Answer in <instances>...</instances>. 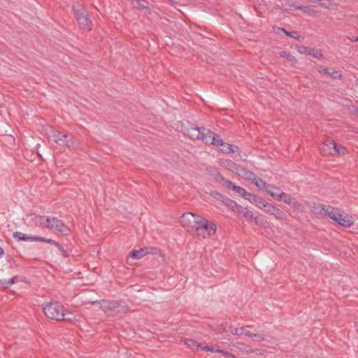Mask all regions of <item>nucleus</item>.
I'll return each mask as SVG.
<instances>
[{
    "label": "nucleus",
    "mask_w": 358,
    "mask_h": 358,
    "mask_svg": "<svg viewBox=\"0 0 358 358\" xmlns=\"http://www.w3.org/2000/svg\"><path fill=\"white\" fill-rule=\"evenodd\" d=\"M34 222L36 226L61 232L64 235H68L70 233L69 228L63 221L55 217L36 215L34 218Z\"/></svg>",
    "instance_id": "obj_1"
},
{
    "label": "nucleus",
    "mask_w": 358,
    "mask_h": 358,
    "mask_svg": "<svg viewBox=\"0 0 358 358\" xmlns=\"http://www.w3.org/2000/svg\"><path fill=\"white\" fill-rule=\"evenodd\" d=\"M92 304H99L101 309L108 316L122 317L125 314L128 308L125 306H121L117 301H94L91 302Z\"/></svg>",
    "instance_id": "obj_2"
},
{
    "label": "nucleus",
    "mask_w": 358,
    "mask_h": 358,
    "mask_svg": "<svg viewBox=\"0 0 358 358\" xmlns=\"http://www.w3.org/2000/svg\"><path fill=\"white\" fill-rule=\"evenodd\" d=\"M44 314L50 319L56 321L67 320L65 318V308L57 301H51L43 305Z\"/></svg>",
    "instance_id": "obj_3"
},
{
    "label": "nucleus",
    "mask_w": 358,
    "mask_h": 358,
    "mask_svg": "<svg viewBox=\"0 0 358 358\" xmlns=\"http://www.w3.org/2000/svg\"><path fill=\"white\" fill-rule=\"evenodd\" d=\"M216 231L217 227L213 222L201 217L195 229V236L199 239H205L214 235Z\"/></svg>",
    "instance_id": "obj_4"
},
{
    "label": "nucleus",
    "mask_w": 358,
    "mask_h": 358,
    "mask_svg": "<svg viewBox=\"0 0 358 358\" xmlns=\"http://www.w3.org/2000/svg\"><path fill=\"white\" fill-rule=\"evenodd\" d=\"M73 10L80 28L85 31H90L93 24L87 10L80 4L73 5Z\"/></svg>",
    "instance_id": "obj_5"
},
{
    "label": "nucleus",
    "mask_w": 358,
    "mask_h": 358,
    "mask_svg": "<svg viewBox=\"0 0 358 358\" xmlns=\"http://www.w3.org/2000/svg\"><path fill=\"white\" fill-rule=\"evenodd\" d=\"M319 150L324 156L344 155L346 153L345 148L336 143L334 140H327L319 145Z\"/></svg>",
    "instance_id": "obj_6"
},
{
    "label": "nucleus",
    "mask_w": 358,
    "mask_h": 358,
    "mask_svg": "<svg viewBox=\"0 0 358 358\" xmlns=\"http://www.w3.org/2000/svg\"><path fill=\"white\" fill-rule=\"evenodd\" d=\"M201 217V216L192 213H185L180 217V222L187 231H195Z\"/></svg>",
    "instance_id": "obj_7"
},
{
    "label": "nucleus",
    "mask_w": 358,
    "mask_h": 358,
    "mask_svg": "<svg viewBox=\"0 0 358 358\" xmlns=\"http://www.w3.org/2000/svg\"><path fill=\"white\" fill-rule=\"evenodd\" d=\"M313 208L320 214H325L334 221L337 220L338 216L341 213L339 209L331 206H326L322 204H314Z\"/></svg>",
    "instance_id": "obj_8"
},
{
    "label": "nucleus",
    "mask_w": 358,
    "mask_h": 358,
    "mask_svg": "<svg viewBox=\"0 0 358 358\" xmlns=\"http://www.w3.org/2000/svg\"><path fill=\"white\" fill-rule=\"evenodd\" d=\"M157 249L152 247H145L138 250H132L130 252V257L133 259H141L148 254H156Z\"/></svg>",
    "instance_id": "obj_9"
},
{
    "label": "nucleus",
    "mask_w": 358,
    "mask_h": 358,
    "mask_svg": "<svg viewBox=\"0 0 358 358\" xmlns=\"http://www.w3.org/2000/svg\"><path fill=\"white\" fill-rule=\"evenodd\" d=\"M298 51L301 54L311 55L317 59H322L323 55L320 50L315 49L312 46H296Z\"/></svg>",
    "instance_id": "obj_10"
},
{
    "label": "nucleus",
    "mask_w": 358,
    "mask_h": 358,
    "mask_svg": "<svg viewBox=\"0 0 358 358\" xmlns=\"http://www.w3.org/2000/svg\"><path fill=\"white\" fill-rule=\"evenodd\" d=\"M278 201H283L285 203L291 206L293 208L299 210L300 203L295 199L292 198L289 194L283 192L279 194Z\"/></svg>",
    "instance_id": "obj_11"
},
{
    "label": "nucleus",
    "mask_w": 358,
    "mask_h": 358,
    "mask_svg": "<svg viewBox=\"0 0 358 358\" xmlns=\"http://www.w3.org/2000/svg\"><path fill=\"white\" fill-rule=\"evenodd\" d=\"M264 208H266L267 212L278 220H285L286 217V215L282 210L271 203H266Z\"/></svg>",
    "instance_id": "obj_12"
},
{
    "label": "nucleus",
    "mask_w": 358,
    "mask_h": 358,
    "mask_svg": "<svg viewBox=\"0 0 358 358\" xmlns=\"http://www.w3.org/2000/svg\"><path fill=\"white\" fill-rule=\"evenodd\" d=\"M203 127H198L193 124L189 125L185 129V133L192 139L199 140Z\"/></svg>",
    "instance_id": "obj_13"
},
{
    "label": "nucleus",
    "mask_w": 358,
    "mask_h": 358,
    "mask_svg": "<svg viewBox=\"0 0 358 358\" xmlns=\"http://www.w3.org/2000/svg\"><path fill=\"white\" fill-rule=\"evenodd\" d=\"M237 213L242 214L243 216L247 220H254L257 224H260L262 222V219H260L259 217H255L254 213L252 211L249 210L247 208H245L242 206L239 208V210L238 211Z\"/></svg>",
    "instance_id": "obj_14"
},
{
    "label": "nucleus",
    "mask_w": 358,
    "mask_h": 358,
    "mask_svg": "<svg viewBox=\"0 0 358 358\" xmlns=\"http://www.w3.org/2000/svg\"><path fill=\"white\" fill-rule=\"evenodd\" d=\"M220 163L223 167L231 172L235 173L237 175H238V173L242 167V166L236 164L230 159H220Z\"/></svg>",
    "instance_id": "obj_15"
},
{
    "label": "nucleus",
    "mask_w": 358,
    "mask_h": 358,
    "mask_svg": "<svg viewBox=\"0 0 358 358\" xmlns=\"http://www.w3.org/2000/svg\"><path fill=\"white\" fill-rule=\"evenodd\" d=\"M317 71L320 73L329 76L334 79H342L343 78L342 74L338 70H332L329 68L320 67Z\"/></svg>",
    "instance_id": "obj_16"
},
{
    "label": "nucleus",
    "mask_w": 358,
    "mask_h": 358,
    "mask_svg": "<svg viewBox=\"0 0 358 358\" xmlns=\"http://www.w3.org/2000/svg\"><path fill=\"white\" fill-rule=\"evenodd\" d=\"M214 135L215 133L213 131L203 127L199 140L206 144H211L213 142Z\"/></svg>",
    "instance_id": "obj_17"
},
{
    "label": "nucleus",
    "mask_w": 358,
    "mask_h": 358,
    "mask_svg": "<svg viewBox=\"0 0 358 358\" xmlns=\"http://www.w3.org/2000/svg\"><path fill=\"white\" fill-rule=\"evenodd\" d=\"M335 222L338 223L339 225L344 227H350L354 223V222L352 220V219L349 217L348 215L345 214L343 215L341 213L339 214L337 220H336Z\"/></svg>",
    "instance_id": "obj_18"
},
{
    "label": "nucleus",
    "mask_w": 358,
    "mask_h": 358,
    "mask_svg": "<svg viewBox=\"0 0 358 358\" xmlns=\"http://www.w3.org/2000/svg\"><path fill=\"white\" fill-rule=\"evenodd\" d=\"M51 136L53 138L54 141L59 145H64V142L65 141V139L68 138V135L66 134L62 133L59 131H52Z\"/></svg>",
    "instance_id": "obj_19"
},
{
    "label": "nucleus",
    "mask_w": 358,
    "mask_h": 358,
    "mask_svg": "<svg viewBox=\"0 0 358 358\" xmlns=\"http://www.w3.org/2000/svg\"><path fill=\"white\" fill-rule=\"evenodd\" d=\"M225 186L228 189H232L233 191L236 192L237 194L241 195L242 197L243 196H245V194H246V190L244 188H243V187H241L240 186H236L235 184H234L230 180H227L225 182Z\"/></svg>",
    "instance_id": "obj_20"
},
{
    "label": "nucleus",
    "mask_w": 358,
    "mask_h": 358,
    "mask_svg": "<svg viewBox=\"0 0 358 358\" xmlns=\"http://www.w3.org/2000/svg\"><path fill=\"white\" fill-rule=\"evenodd\" d=\"M266 191L271 197L278 200L279 199V194L282 193V191L279 187L271 184L268 185V188Z\"/></svg>",
    "instance_id": "obj_21"
},
{
    "label": "nucleus",
    "mask_w": 358,
    "mask_h": 358,
    "mask_svg": "<svg viewBox=\"0 0 358 358\" xmlns=\"http://www.w3.org/2000/svg\"><path fill=\"white\" fill-rule=\"evenodd\" d=\"M238 176H239L246 180H252V181H253L257 176L255 173L247 170L243 166L241 167Z\"/></svg>",
    "instance_id": "obj_22"
},
{
    "label": "nucleus",
    "mask_w": 358,
    "mask_h": 358,
    "mask_svg": "<svg viewBox=\"0 0 358 358\" xmlns=\"http://www.w3.org/2000/svg\"><path fill=\"white\" fill-rule=\"evenodd\" d=\"M222 201L227 206H228L229 208H231L233 211L236 213H238V211L239 210V208L241 206L239 204H238L237 202L228 197L224 198V200H222Z\"/></svg>",
    "instance_id": "obj_23"
},
{
    "label": "nucleus",
    "mask_w": 358,
    "mask_h": 358,
    "mask_svg": "<svg viewBox=\"0 0 358 358\" xmlns=\"http://www.w3.org/2000/svg\"><path fill=\"white\" fill-rule=\"evenodd\" d=\"M78 141L76 138L72 136H69L65 139L64 142V145H66L69 148L74 149L78 146Z\"/></svg>",
    "instance_id": "obj_24"
},
{
    "label": "nucleus",
    "mask_w": 358,
    "mask_h": 358,
    "mask_svg": "<svg viewBox=\"0 0 358 358\" xmlns=\"http://www.w3.org/2000/svg\"><path fill=\"white\" fill-rule=\"evenodd\" d=\"M252 182L255 184V185L260 190H266L268 188V185L266 184L263 180H262L260 178H258L256 176L255 179L252 181Z\"/></svg>",
    "instance_id": "obj_25"
},
{
    "label": "nucleus",
    "mask_w": 358,
    "mask_h": 358,
    "mask_svg": "<svg viewBox=\"0 0 358 358\" xmlns=\"http://www.w3.org/2000/svg\"><path fill=\"white\" fill-rule=\"evenodd\" d=\"M201 349L203 350H206V351H210V352H220V353H222L224 357H231V354L226 352V351H223L222 350H220V349H217L213 346H204V347H201Z\"/></svg>",
    "instance_id": "obj_26"
},
{
    "label": "nucleus",
    "mask_w": 358,
    "mask_h": 358,
    "mask_svg": "<svg viewBox=\"0 0 358 358\" xmlns=\"http://www.w3.org/2000/svg\"><path fill=\"white\" fill-rule=\"evenodd\" d=\"M17 281H18L17 276H14L8 281L0 280V287L2 288L6 289V288H8L11 285L17 282Z\"/></svg>",
    "instance_id": "obj_27"
},
{
    "label": "nucleus",
    "mask_w": 358,
    "mask_h": 358,
    "mask_svg": "<svg viewBox=\"0 0 358 358\" xmlns=\"http://www.w3.org/2000/svg\"><path fill=\"white\" fill-rule=\"evenodd\" d=\"M222 146H223V148H220V150L222 152H223L224 153H227V154L234 153V152L238 151V148L237 146H234L233 148L231 145L228 144V143H224V145Z\"/></svg>",
    "instance_id": "obj_28"
},
{
    "label": "nucleus",
    "mask_w": 358,
    "mask_h": 358,
    "mask_svg": "<svg viewBox=\"0 0 358 358\" xmlns=\"http://www.w3.org/2000/svg\"><path fill=\"white\" fill-rule=\"evenodd\" d=\"M296 8L299 10H301L304 13H307L311 16H317V12L308 6H296Z\"/></svg>",
    "instance_id": "obj_29"
},
{
    "label": "nucleus",
    "mask_w": 358,
    "mask_h": 358,
    "mask_svg": "<svg viewBox=\"0 0 358 358\" xmlns=\"http://www.w3.org/2000/svg\"><path fill=\"white\" fill-rule=\"evenodd\" d=\"M148 2L145 0H134L133 6L138 9H149Z\"/></svg>",
    "instance_id": "obj_30"
},
{
    "label": "nucleus",
    "mask_w": 358,
    "mask_h": 358,
    "mask_svg": "<svg viewBox=\"0 0 358 358\" xmlns=\"http://www.w3.org/2000/svg\"><path fill=\"white\" fill-rule=\"evenodd\" d=\"M13 237L17 241H30V238L31 236H29L26 234H22V232H20V231H15L13 233Z\"/></svg>",
    "instance_id": "obj_31"
},
{
    "label": "nucleus",
    "mask_w": 358,
    "mask_h": 358,
    "mask_svg": "<svg viewBox=\"0 0 358 358\" xmlns=\"http://www.w3.org/2000/svg\"><path fill=\"white\" fill-rule=\"evenodd\" d=\"M210 175L216 182H217L219 183H221L223 182L224 185H225V182L227 180H226L220 173H219L217 171H214V172H212L210 173Z\"/></svg>",
    "instance_id": "obj_32"
},
{
    "label": "nucleus",
    "mask_w": 358,
    "mask_h": 358,
    "mask_svg": "<svg viewBox=\"0 0 358 358\" xmlns=\"http://www.w3.org/2000/svg\"><path fill=\"white\" fill-rule=\"evenodd\" d=\"M185 344L192 349H201V344L198 343L193 339H186L185 341Z\"/></svg>",
    "instance_id": "obj_33"
},
{
    "label": "nucleus",
    "mask_w": 358,
    "mask_h": 358,
    "mask_svg": "<svg viewBox=\"0 0 358 358\" xmlns=\"http://www.w3.org/2000/svg\"><path fill=\"white\" fill-rule=\"evenodd\" d=\"M279 31L284 32L287 36H289V37L297 39V40H299V38H301V36L298 34V33L296 31L289 32V31H287L284 28H278V32H279Z\"/></svg>",
    "instance_id": "obj_34"
},
{
    "label": "nucleus",
    "mask_w": 358,
    "mask_h": 358,
    "mask_svg": "<svg viewBox=\"0 0 358 358\" xmlns=\"http://www.w3.org/2000/svg\"><path fill=\"white\" fill-rule=\"evenodd\" d=\"M211 145H214L217 147H219L221 145H224V142L223 141L222 138L219 135L215 134L213 142L211 143Z\"/></svg>",
    "instance_id": "obj_35"
},
{
    "label": "nucleus",
    "mask_w": 358,
    "mask_h": 358,
    "mask_svg": "<svg viewBox=\"0 0 358 358\" xmlns=\"http://www.w3.org/2000/svg\"><path fill=\"white\" fill-rule=\"evenodd\" d=\"M234 346L237 347L241 350L245 351L247 353H252L255 352L254 350L249 348L248 346L242 343H237L236 345H234Z\"/></svg>",
    "instance_id": "obj_36"
},
{
    "label": "nucleus",
    "mask_w": 358,
    "mask_h": 358,
    "mask_svg": "<svg viewBox=\"0 0 358 358\" xmlns=\"http://www.w3.org/2000/svg\"><path fill=\"white\" fill-rule=\"evenodd\" d=\"M252 201L256 203V205L259 207H261L262 206L264 207V205L266 204V201L264 200L263 199L258 197L255 195V197L253 198Z\"/></svg>",
    "instance_id": "obj_37"
},
{
    "label": "nucleus",
    "mask_w": 358,
    "mask_h": 358,
    "mask_svg": "<svg viewBox=\"0 0 358 358\" xmlns=\"http://www.w3.org/2000/svg\"><path fill=\"white\" fill-rule=\"evenodd\" d=\"M279 55L281 57H285L289 61L296 62L295 57L294 56H292V55H290L289 53L282 51V52H279Z\"/></svg>",
    "instance_id": "obj_38"
},
{
    "label": "nucleus",
    "mask_w": 358,
    "mask_h": 358,
    "mask_svg": "<svg viewBox=\"0 0 358 358\" xmlns=\"http://www.w3.org/2000/svg\"><path fill=\"white\" fill-rule=\"evenodd\" d=\"M318 2L324 8H329L333 5L331 0H318Z\"/></svg>",
    "instance_id": "obj_39"
},
{
    "label": "nucleus",
    "mask_w": 358,
    "mask_h": 358,
    "mask_svg": "<svg viewBox=\"0 0 358 358\" xmlns=\"http://www.w3.org/2000/svg\"><path fill=\"white\" fill-rule=\"evenodd\" d=\"M230 329H231V334L234 335H243V327H241V328L234 327H234H231Z\"/></svg>",
    "instance_id": "obj_40"
},
{
    "label": "nucleus",
    "mask_w": 358,
    "mask_h": 358,
    "mask_svg": "<svg viewBox=\"0 0 358 358\" xmlns=\"http://www.w3.org/2000/svg\"><path fill=\"white\" fill-rule=\"evenodd\" d=\"M214 331L217 334H222L226 331V327L223 324L216 326Z\"/></svg>",
    "instance_id": "obj_41"
},
{
    "label": "nucleus",
    "mask_w": 358,
    "mask_h": 358,
    "mask_svg": "<svg viewBox=\"0 0 358 358\" xmlns=\"http://www.w3.org/2000/svg\"><path fill=\"white\" fill-rule=\"evenodd\" d=\"M210 195L217 199L224 200V196L221 194L220 192L214 191L210 193Z\"/></svg>",
    "instance_id": "obj_42"
},
{
    "label": "nucleus",
    "mask_w": 358,
    "mask_h": 358,
    "mask_svg": "<svg viewBox=\"0 0 358 358\" xmlns=\"http://www.w3.org/2000/svg\"><path fill=\"white\" fill-rule=\"evenodd\" d=\"M58 250L60 251V252L62 254V255L65 257H69V254L67 253V252L64 249V248L62 247V245L59 243V245H57L56 246Z\"/></svg>",
    "instance_id": "obj_43"
},
{
    "label": "nucleus",
    "mask_w": 358,
    "mask_h": 358,
    "mask_svg": "<svg viewBox=\"0 0 358 358\" xmlns=\"http://www.w3.org/2000/svg\"><path fill=\"white\" fill-rule=\"evenodd\" d=\"M243 197L250 201H252V199L254 197H255V195L246 192V194H245V196Z\"/></svg>",
    "instance_id": "obj_44"
},
{
    "label": "nucleus",
    "mask_w": 358,
    "mask_h": 358,
    "mask_svg": "<svg viewBox=\"0 0 358 358\" xmlns=\"http://www.w3.org/2000/svg\"><path fill=\"white\" fill-rule=\"evenodd\" d=\"M44 241V237L38 236H32L30 238V241Z\"/></svg>",
    "instance_id": "obj_45"
},
{
    "label": "nucleus",
    "mask_w": 358,
    "mask_h": 358,
    "mask_svg": "<svg viewBox=\"0 0 358 358\" xmlns=\"http://www.w3.org/2000/svg\"><path fill=\"white\" fill-rule=\"evenodd\" d=\"M43 242H45V243H50L51 245H54L55 246L59 245L58 242H57L52 239H49V238H44V241H43Z\"/></svg>",
    "instance_id": "obj_46"
},
{
    "label": "nucleus",
    "mask_w": 358,
    "mask_h": 358,
    "mask_svg": "<svg viewBox=\"0 0 358 358\" xmlns=\"http://www.w3.org/2000/svg\"><path fill=\"white\" fill-rule=\"evenodd\" d=\"M252 338H257L259 341H264L265 336L263 334H252Z\"/></svg>",
    "instance_id": "obj_47"
},
{
    "label": "nucleus",
    "mask_w": 358,
    "mask_h": 358,
    "mask_svg": "<svg viewBox=\"0 0 358 358\" xmlns=\"http://www.w3.org/2000/svg\"><path fill=\"white\" fill-rule=\"evenodd\" d=\"M243 334H244V335H245L247 336H249V337H252V333H251L250 331L247 330L245 327H243Z\"/></svg>",
    "instance_id": "obj_48"
},
{
    "label": "nucleus",
    "mask_w": 358,
    "mask_h": 358,
    "mask_svg": "<svg viewBox=\"0 0 358 358\" xmlns=\"http://www.w3.org/2000/svg\"><path fill=\"white\" fill-rule=\"evenodd\" d=\"M348 39L349 40L350 43H355L358 42V37L357 36H352L351 38L348 37Z\"/></svg>",
    "instance_id": "obj_49"
},
{
    "label": "nucleus",
    "mask_w": 358,
    "mask_h": 358,
    "mask_svg": "<svg viewBox=\"0 0 358 358\" xmlns=\"http://www.w3.org/2000/svg\"><path fill=\"white\" fill-rule=\"evenodd\" d=\"M351 113H352L358 117V108L352 107V108L351 110Z\"/></svg>",
    "instance_id": "obj_50"
},
{
    "label": "nucleus",
    "mask_w": 358,
    "mask_h": 358,
    "mask_svg": "<svg viewBox=\"0 0 358 358\" xmlns=\"http://www.w3.org/2000/svg\"><path fill=\"white\" fill-rule=\"evenodd\" d=\"M3 255H4V250L1 247H0V257L3 256Z\"/></svg>",
    "instance_id": "obj_51"
},
{
    "label": "nucleus",
    "mask_w": 358,
    "mask_h": 358,
    "mask_svg": "<svg viewBox=\"0 0 358 358\" xmlns=\"http://www.w3.org/2000/svg\"><path fill=\"white\" fill-rule=\"evenodd\" d=\"M204 40L205 41L203 42V43H209L208 41L210 40V38H204Z\"/></svg>",
    "instance_id": "obj_52"
},
{
    "label": "nucleus",
    "mask_w": 358,
    "mask_h": 358,
    "mask_svg": "<svg viewBox=\"0 0 358 358\" xmlns=\"http://www.w3.org/2000/svg\"><path fill=\"white\" fill-rule=\"evenodd\" d=\"M308 2H318V0H307Z\"/></svg>",
    "instance_id": "obj_53"
}]
</instances>
